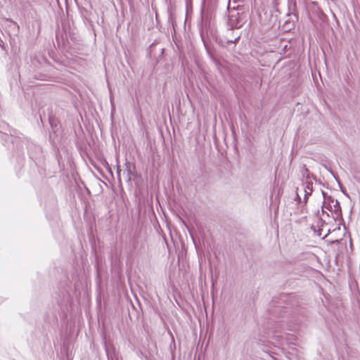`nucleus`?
<instances>
[{
    "mask_svg": "<svg viewBox=\"0 0 360 360\" xmlns=\"http://www.w3.org/2000/svg\"><path fill=\"white\" fill-rule=\"evenodd\" d=\"M333 219L335 221H339L340 223H339V225L340 224H343L344 225V227L345 229L346 228L345 227V222H344V219H343V217H342V211H333Z\"/></svg>",
    "mask_w": 360,
    "mask_h": 360,
    "instance_id": "4468645a",
    "label": "nucleus"
},
{
    "mask_svg": "<svg viewBox=\"0 0 360 360\" xmlns=\"http://www.w3.org/2000/svg\"><path fill=\"white\" fill-rule=\"evenodd\" d=\"M56 41H57V43H58V46H59V37H58V34L56 33Z\"/></svg>",
    "mask_w": 360,
    "mask_h": 360,
    "instance_id": "393cba45",
    "label": "nucleus"
},
{
    "mask_svg": "<svg viewBox=\"0 0 360 360\" xmlns=\"http://www.w3.org/2000/svg\"><path fill=\"white\" fill-rule=\"evenodd\" d=\"M329 233H326V235L324 236V238H326L327 236H328Z\"/></svg>",
    "mask_w": 360,
    "mask_h": 360,
    "instance_id": "7c9ffc66",
    "label": "nucleus"
},
{
    "mask_svg": "<svg viewBox=\"0 0 360 360\" xmlns=\"http://www.w3.org/2000/svg\"><path fill=\"white\" fill-rule=\"evenodd\" d=\"M117 179L120 183H121V169L120 167H117Z\"/></svg>",
    "mask_w": 360,
    "mask_h": 360,
    "instance_id": "412c9836",
    "label": "nucleus"
},
{
    "mask_svg": "<svg viewBox=\"0 0 360 360\" xmlns=\"http://www.w3.org/2000/svg\"><path fill=\"white\" fill-rule=\"evenodd\" d=\"M125 171L127 173V181H136L138 178H141L136 172V165L133 162H127L125 163Z\"/></svg>",
    "mask_w": 360,
    "mask_h": 360,
    "instance_id": "6e6552de",
    "label": "nucleus"
},
{
    "mask_svg": "<svg viewBox=\"0 0 360 360\" xmlns=\"http://www.w3.org/2000/svg\"><path fill=\"white\" fill-rule=\"evenodd\" d=\"M319 220H320V221L321 222L322 226H323V224H325V221H324L322 219H320Z\"/></svg>",
    "mask_w": 360,
    "mask_h": 360,
    "instance_id": "cd10ccee",
    "label": "nucleus"
},
{
    "mask_svg": "<svg viewBox=\"0 0 360 360\" xmlns=\"http://www.w3.org/2000/svg\"><path fill=\"white\" fill-rule=\"evenodd\" d=\"M49 122L50 124V126L52 129V131L54 134L57 133L60 127H59V124H60V122L59 120L54 116H52V115H49Z\"/></svg>",
    "mask_w": 360,
    "mask_h": 360,
    "instance_id": "9b49d317",
    "label": "nucleus"
},
{
    "mask_svg": "<svg viewBox=\"0 0 360 360\" xmlns=\"http://www.w3.org/2000/svg\"><path fill=\"white\" fill-rule=\"evenodd\" d=\"M305 189H304V203L307 204L309 197L311 195L313 192V183L311 181H306L305 182Z\"/></svg>",
    "mask_w": 360,
    "mask_h": 360,
    "instance_id": "1a4fd4ad",
    "label": "nucleus"
},
{
    "mask_svg": "<svg viewBox=\"0 0 360 360\" xmlns=\"http://www.w3.org/2000/svg\"><path fill=\"white\" fill-rule=\"evenodd\" d=\"M104 348L108 360H119V353L111 340H105Z\"/></svg>",
    "mask_w": 360,
    "mask_h": 360,
    "instance_id": "423d86ee",
    "label": "nucleus"
},
{
    "mask_svg": "<svg viewBox=\"0 0 360 360\" xmlns=\"http://www.w3.org/2000/svg\"><path fill=\"white\" fill-rule=\"evenodd\" d=\"M240 39V36L236 37L235 39H228L226 42V44H224V47H226L227 44H236L238 40ZM223 44H224V42L223 41Z\"/></svg>",
    "mask_w": 360,
    "mask_h": 360,
    "instance_id": "f3484780",
    "label": "nucleus"
},
{
    "mask_svg": "<svg viewBox=\"0 0 360 360\" xmlns=\"http://www.w3.org/2000/svg\"><path fill=\"white\" fill-rule=\"evenodd\" d=\"M159 42L156 40L150 44L148 49V55L150 58L159 60L163 56L164 48L158 46Z\"/></svg>",
    "mask_w": 360,
    "mask_h": 360,
    "instance_id": "39448f33",
    "label": "nucleus"
},
{
    "mask_svg": "<svg viewBox=\"0 0 360 360\" xmlns=\"http://www.w3.org/2000/svg\"><path fill=\"white\" fill-rule=\"evenodd\" d=\"M217 3L216 0H203L200 9V35L207 53L214 60L212 49L210 47L208 37L210 36L220 46H224L223 41L219 37L215 25Z\"/></svg>",
    "mask_w": 360,
    "mask_h": 360,
    "instance_id": "f03ea898",
    "label": "nucleus"
},
{
    "mask_svg": "<svg viewBox=\"0 0 360 360\" xmlns=\"http://www.w3.org/2000/svg\"><path fill=\"white\" fill-rule=\"evenodd\" d=\"M167 15H168V22L171 23L173 28L174 29L176 25V16L174 11L172 7L171 4L167 7Z\"/></svg>",
    "mask_w": 360,
    "mask_h": 360,
    "instance_id": "f8f14e48",
    "label": "nucleus"
},
{
    "mask_svg": "<svg viewBox=\"0 0 360 360\" xmlns=\"http://www.w3.org/2000/svg\"><path fill=\"white\" fill-rule=\"evenodd\" d=\"M342 211L340 203L338 200H335L333 211Z\"/></svg>",
    "mask_w": 360,
    "mask_h": 360,
    "instance_id": "a211bd4d",
    "label": "nucleus"
},
{
    "mask_svg": "<svg viewBox=\"0 0 360 360\" xmlns=\"http://www.w3.org/2000/svg\"><path fill=\"white\" fill-rule=\"evenodd\" d=\"M245 21L244 13H240L234 8L230 11L228 19V25L230 27V30L240 28Z\"/></svg>",
    "mask_w": 360,
    "mask_h": 360,
    "instance_id": "20e7f679",
    "label": "nucleus"
},
{
    "mask_svg": "<svg viewBox=\"0 0 360 360\" xmlns=\"http://www.w3.org/2000/svg\"><path fill=\"white\" fill-rule=\"evenodd\" d=\"M335 200L333 199V198L330 195L329 196H327V200H326V203L327 204H331V203H333L335 202Z\"/></svg>",
    "mask_w": 360,
    "mask_h": 360,
    "instance_id": "aec40b11",
    "label": "nucleus"
},
{
    "mask_svg": "<svg viewBox=\"0 0 360 360\" xmlns=\"http://www.w3.org/2000/svg\"><path fill=\"white\" fill-rule=\"evenodd\" d=\"M279 13V11L278 8L274 9V11H271V26H275L277 21H278V13Z\"/></svg>",
    "mask_w": 360,
    "mask_h": 360,
    "instance_id": "2eb2a0df",
    "label": "nucleus"
},
{
    "mask_svg": "<svg viewBox=\"0 0 360 360\" xmlns=\"http://www.w3.org/2000/svg\"><path fill=\"white\" fill-rule=\"evenodd\" d=\"M325 207H326V208L327 210H328L329 211H330V212H333V207H332L331 204H328V205H327V206H325Z\"/></svg>",
    "mask_w": 360,
    "mask_h": 360,
    "instance_id": "5701e85b",
    "label": "nucleus"
},
{
    "mask_svg": "<svg viewBox=\"0 0 360 360\" xmlns=\"http://www.w3.org/2000/svg\"><path fill=\"white\" fill-rule=\"evenodd\" d=\"M1 127L9 133V134L7 132L3 133L1 139L5 142L8 141L10 139L9 141L13 146V153L18 156L23 155L25 137L16 129L11 128L6 123H3Z\"/></svg>",
    "mask_w": 360,
    "mask_h": 360,
    "instance_id": "7ed1b4c3",
    "label": "nucleus"
},
{
    "mask_svg": "<svg viewBox=\"0 0 360 360\" xmlns=\"http://www.w3.org/2000/svg\"><path fill=\"white\" fill-rule=\"evenodd\" d=\"M18 1H19V3H20L22 6H25V4L23 2V1H22V0H18Z\"/></svg>",
    "mask_w": 360,
    "mask_h": 360,
    "instance_id": "a878e982",
    "label": "nucleus"
},
{
    "mask_svg": "<svg viewBox=\"0 0 360 360\" xmlns=\"http://www.w3.org/2000/svg\"><path fill=\"white\" fill-rule=\"evenodd\" d=\"M321 193H322V195L323 197V199H324V201H323V205H325L326 203V200H327V196H328L327 195V193L326 192H324L323 191H321Z\"/></svg>",
    "mask_w": 360,
    "mask_h": 360,
    "instance_id": "4be33fe9",
    "label": "nucleus"
},
{
    "mask_svg": "<svg viewBox=\"0 0 360 360\" xmlns=\"http://www.w3.org/2000/svg\"><path fill=\"white\" fill-rule=\"evenodd\" d=\"M294 297L292 294L281 293L278 297H275L270 302L268 313L269 315V320L266 323V327L271 330L273 334L271 336L270 333H268V337H271L275 342H271L263 340H259L258 345L263 350L264 352L269 354L270 360H276L272 354V345L274 347H280L285 342L287 344L294 345L296 340L295 335L292 334L285 333L283 335H277V333H281L285 329V321L277 320V319L288 317L290 313L291 309L294 307Z\"/></svg>",
    "mask_w": 360,
    "mask_h": 360,
    "instance_id": "f257e3e1",
    "label": "nucleus"
},
{
    "mask_svg": "<svg viewBox=\"0 0 360 360\" xmlns=\"http://www.w3.org/2000/svg\"><path fill=\"white\" fill-rule=\"evenodd\" d=\"M329 233H326V235L324 236V238H326L327 236H328Z\"/></svg>",
    "mask_w": 360,
    "mask_h": 360,
    "instance_id": "2f4dec72",
    "label": "nucleus"
},
{
    "mask_svg": "<svg viewBox=\"0 0 360 360\" xmlns=\"http://www.w3.org/2000/svg\"><path fill=\"white\" fill-rule=\"evenodd\" d=\"M329 233H326V235L324 236V238H326L327 236H328Z\"/></svg>",
    "mask_w": 360,
    "mask_h": 360,
    "instance_id": "c756f323",
    "label": "nucleus"
},
{
    "mask_svg": "<svg viewBox=\"0 0 360 360\" xmlns=\"http://www.w3.org/2000/svg\"><path fill=\"white\" fill-rule=\"evenodd\" d=\"M0 47L2 49L5 50L4 42L1 38H0Z\"/></svg>",
    "mask_w": 360,
    "mask_h": 360,
    "instance_id": "b1692460",
    "label": "nucleus"
},
{
    "mask_svg": "<svg viewBox=\"0 0 360 360\" xmlns=\"http://www.w3.org/2000/svg\"><path fill=\"white\" fill-rule=\"evenodd\" d=\"M324 206H325V205H323V206L322 207V213H323V214H326L327 212H326V211H324V210H323V207H324Z\"/></svg>",
    "mask_w": 360,
    "mask_h": 360,
    "instance_id": "bb28decb",
    "label": "nucleus"
},
{
    "mask_svg": "<svg viewBox=\"0 0 360 360\" xmlns=\"http://www.w3.org/2000/svg\"><path fill=\"white\" fill-rule=\"evenodd\" d=\"M288 18L282 25V31L283 32H289L291 30H294L295 27V24L299 20V16L295 15H286Z\"/></svg>",
    "mask_w": 360,
    "mask_h": 360,
    "instance_id": "0eeeda50",
    "label": "nucleus"
},
{
    "mask_svg": "<svg viewBox=\"0 0 360 360\" xmlns=\"http://www.w3.org/2000/svg\"><path fill=\"white\" fill-rule=\"evenodd\" d=\"M301 172L302 176L306 179V181H309L311 178L316 181V176L311 173L305 165H303Z\"/></svg>",
    "mask_w": 360,
    "mask_h": 360,
    "instance_id": "ddd939ff",
    "label": "nucleus"
},
{
    "mask_svg": "<svg viewBox=\"0 0 360 360\" xmlns=\"http://www.w3.org/2000/svg\"><path fill=\"white\" fill-rule=\"evenodd\" d=\"M336 181L340 186V188L341 190V191L346 195L347 196L348 198L349 197V194L347 193V190L346 188L343 186V185L342 184L340 180L338 179V178H336Z\"/></svg>",
    "mask_w": 360,
    "mask_h": 360,
    "instance_id": "dca6fc26",
    "label": "nucleus"
},
{
    "mask_svg": "<svg viewBox=\"0 0 360 360\" xmlns=\"http://www.w3.org/2000/svg\"><path fill=\"white\" fill-rule=\"evenodd\" d=\"M288 13L287 15H298L296 0H288Z\"/></svg>",
    "mask_w": 360,
    "mask_h": 360,
    "instance_id": "9d476101",
    "label": "nucleus"
},
{
    "mask_svg": "<svg viewBox=\"0 0 360 360\" xmlns=\"http://www.w3.org/2000/svg\"><path fill=\"white\" fill-rule=\"evenodd\" d=\"M321 229H320V230H319L320 233H318V235H319V236L321 235Z\"/></svg>",
    "mask_w": 360,
    "mask_h": 360,
    "instance_id": "c85d7f7f",
    "label": "nucleus"
},
{
    "mask_svg": "<svg viewBox=\"0 0 360 360\" xmlns=\"http://www.w3.org/2000/svg\"><path fill=\"white\" fill-rule=\"evenodd\" d=\"M297 191H298V188H296V195H295V200L297 201L298 203H300L302 202V199H301L300 195L298 194Z\"/></svg>",
    "mask_w": 360,
    "mask_h": 360,
    "instance_id": "6ab92c4d",
    "label": "nucleus"
}]
</instances>
